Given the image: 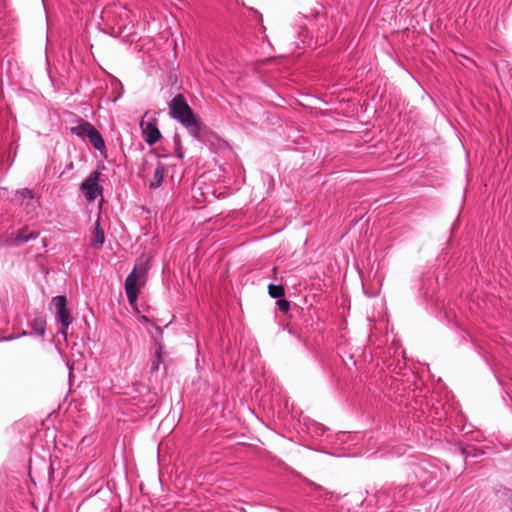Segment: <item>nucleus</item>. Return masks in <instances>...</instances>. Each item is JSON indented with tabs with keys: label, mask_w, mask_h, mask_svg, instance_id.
Masks as SVG:
<instances>
[{
	"label": "nucleus",
	"mask_w": 512,
	"mask_h": 512,
	"mask_svg": "<svg viewBox=\"0 0 512 512\" xmlns=\"http://www.w3.org/2000/svg\"><path fill=\"white\" fill-rule=\"evenodd\" d=\"M170 116L179 122L190 136L194 139H200L202 130V121L194 113L182 94H177L169 103Z\"/></svg>",
	"instance_id": "f257e3e1"
},
{
	"label": "nucleus",
	"mask_w": 512,
	"mask_h": 512,
	"mask_svg": "<svg viewBox=\"0 0 512 512\" xmlns=\"http://www.w3.org/2000/svg\"><path fill=\"white\" fill-rule=\"evenodd\" d=\"M148 270V260H138L134 269L125 280V293L129 304L134 305L138 297L137 282L144 281Z\"/></svg>",
	"instance_id": "f03ea898"
},
{
	"label": "nucleus",
	"mask_w": 512,
	"mask_h": 512,
	"mask_svg": "<svg viewBox=\"0 0 512 512\" xmlns=\"http://www.w3.org/2000/svg\"><path fill=\"white\" fill-rule=\"evenodd\" d=\"M71 131L78 137H87L96 150L102 151L105 149V142L102 135L91 123L82 122L76 127H73Z\"/></svg>",
	"instance_id": "7ed1b4c3"
},
{
	"label": "nucleus",
	"mask_w": 512,
	"mask_h": 512,
	"mask_svg": "<svg viewBox=\"0 0 512 512\" xmlns=\"http://www.w3.org/2000/svg\"><path fill=\"white\" fill-rule=\"evenodd\" d=\"M100 175L101 174L98 170L92 171L80 186L85 199L89 202H93L98 196L102 195L103 188L99 183Z\"/></svg>",
	"instance_id": "20e7f679"
},
{
	"label": "nucleus",
	"mask_w": 512,
	"mask_h": 512,
	"mask_svg": "<svg viewBox=\"0 0 512 512\" xmlns=\"http://www.w3.org/2000/svg\"><path fill=\"white\" fill-rule=\"evenodd\" d=\"M140 127L142 130V137L149 145H154L161 137V133L157 126L151 122L141 121Z\"/></svg>",
	"instance_id": "39448f33"
},
{
	"label": "nucleus",
	"mask_w": 512,
	"mask_h": 512,
	"mask_svg": "<svg viewBox=\"0 0 512 512\" xmlns=\"http://www.w3.org/2000/svg\"><path fill=\"white\" fill-rule=\"evenodd\" d=\"M56 321L61 325V328L59 329V333L63 336L64 339L67 337V329L73 322V318L70 315V312L68 309L63 310L61 312H56Z\"/></svg>",
	"instance_id": "423d86ee"
},
{
	"label": "nucleus",
	"mask_w": 512,
	"mask_h": 512,
	"mask_svg": "<svg viewBox=\"0 0 512 512\" xmlns=\"http://www.w3.org/2000/svg\"><path fill=\"white\" fill-rule=\"evenodd\" d=\"M165 173H166L165 165L162 164L161 162H158L157 166L155 168V171H154L153 178L150 182V188H152V189L159 188L164 181Z\"/></svg>",
	"instance_id": "0eeeda50"
},
{
	"label": "nucleus",
	"mask_w": 512,
	"mask_h": 512,
	"mask_svg": "<svg viewBox=\"0 0 512 512\" xmlns=\"http://www.w3.org/2000/svg\"><path fill=\"white\" fill-rule=\"evenodd\" d=\"M38 233L31 232L26 234L24 230H20L14 239L8 240L9 245H19L22 243H26L30 240L36 239L38 237Z\"/></svg>",
	"instance_id": "6e6552de"
},
{
	"label": "nucleus",
	"mask_w": 512,
	"mask_h": 512,
	"mask_svg": "<svg viewBox=\"0 0 512 512\" xmlns=\"http://www.w3.org/2000/svg\"><path fill=\"white\" fill-rule=\"evenodd\" d=\"M30 327L32 328L34 334H37V335L43 337L45 334V331H46L45 318L43 316H37V317L33 318L30 321Z\"/></svg>",
	"instance_id": "1a4fd4ad"
},
{
	"label": "nucleus",
	"mask_w": 512,
	"mask_h": 512,
	"mask_svg": "<svg viewBox=\"0 0 512 512\" xmlns=\"http://www.w3.org/2000/svg\"><path fill=\"white\" fill-rule=\"evenodd\" d=\"M105 242V234L104 230L101 228L99 220L95 222L94 227V237L92 239L91 245L96 247H101Z\"/></svg>",
	"instance_id": "9d476101"
},
{
	"label": "nucleus",
	"mask_w": 512,
	"mask_h": 512,
	"mask_svg": "<svg viewBox=\"0 0 512 512\" xmlns=\"http://www.w3.org/2000/svg\"><path fill=\"white\" fill-rule=\"evenodd\" d=\"M51 306L56 312H61L67 309V298L63 295H58L52 298Z\"/></svg>",
	"instance_id": "9b49d317"
},
{
	"label": "nucleus",
	"mask_w": 512,
	"mask_h": 512,
	"mask_svg": "<svg viewBox=\"0 0 512 512\" xmlns=\"http://www.w3.org/2000/svg\"><path fill=\"white\" fill-rule=\"evenodd\" d=\"M268 293L271 298L274 299H280L283 298L285 295V290L282 285H276V284H269L268 286Z\"/></svg>",
	"instance_id": "f8f14e48"
},
{
	"label": "nucleus",
	"mask_w": 512,
	"mask_h": 512,
	"mask_svg": "<svg viewBox=\"0 0 512 512\" xmlns=\"http://www.w3.org/2000/svg\"><path fill=\"white\" fill-rule=\"evenodd\" d=\"M17 195L23 200L27 199L28 201H32L33 202L32 205H34V203L37 202L33 191L28 188H23V189L18 190Z\"/></svg>",
	"instance_id": "ddd939ff"
},
{
	"label": "nucleus",
	"mask_w": 512,
	"mask_h": 512,
	"mask_svg": "<svg viewBox=\"0 0 512 512\" xmlns=\"http://www.w3.org/2000/svg\"><path fill=\"white\" fill-rule=\"evenodd\" d=\"M276 305L279 308V310L284 313L288 312L290 309V303L286 299H277Z\"/></svg>",
	"instance_id": "4468645a"
},
{
	"label": "nucleus",
	"mask_w": 512,
	"mask_h": 512,
	"mask_svg": "<svg viewBox=\"0 0 512 512\" xmlns=\"http://www.w3.org/2000/svg\"><path fill=\"white\" fill-rule=\"evenodd\" d=\"M162 361H163V359H162V356H161V352L157 351L155 356H154V360L152 361L151 369L153 371H157L159 369V365H160V363H162Z\"/></svg>",
	"instance_id": "2eb2a0df"
},
{
	"label": "nucleus",
	"mask_w": 512,
	"mask_h": 512,
	"mask_svg": "<svg viewBox=\"0 0 512 512\" xmlns=\"http://www.w3.org/2000/svg\"><path fill=\"white\" fill-rule=\"evenodd\" d=\"M327 42V37L326 36H317V39H316V44L317 45H323Z\"/></svg>",
	"instance_id": "dca6fc26"
},
{
	"label": "nucleus",
	"mask_w": 512,
	"mask_h": 512,
	"mask_svg": "<svg viewBox=\"0 0 512 512\" xmlns=\"http://www.w3.org/2000/svg\"><path fill=\"white\" fill-rule=\"evenodd\" d=\"M18 337H19V335H16V336L11 335V336H7V337L1 338L0 341H11V340H14V339H16Z\"/></svg>",
	"instance_id": "f3484780"
},
{
	"label": "nucleus",
	"mask_w": 512,
	"mask_h": 512,
	"mask_svg": "<svg viewBox=\"0 0 512 512\" xmlns=\"http://www.w3.org/2000/svg\"><path fill=\"white\" fill-rule=\"evenodd\" d=\"M320 429H321V432H320V433H317V435H318V436H323V434H324L325 430H324V428H322V427H321Z\"/></svg>",
	"instance_id": "a211bd4d"
},
{
	"label": "nucleus",
	"mask_w": 512,
	"mask_h": 512,
	"mask_svg": "<svg viewBox=\"0 0 512 512\" xmlns=\"http://www.w3.org/2000/svg\"><path fill=\"white\" fill-rule=\"evenodd\" d=\"M28 334H29L28 332L23 331V332L21 333V336H26V335H28Z\"/></svg>",
	"instance_id": "6ab92c4d"
}]
</instances>
